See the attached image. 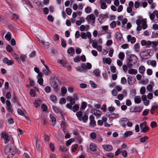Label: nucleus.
I'll return each mask as SVG.
<instances>
[{
	"instance_id": "51",
	"label": "nucleus",
	"mask_w": 158,
	"mask_h": 158,
	"mask_svg": "<svg viewBox=\"0 0 158 158\" xmlns=\"http://www.w3.org/2000/svg\"><path fill=\"white\" fill-rule=\"evenodd\" d=\"M66 12L69 15H70L72 13V10L69 8H67L66 10Z\"/></svg>"
},
{
	"instance_id": "43",
	"label": "nucleus",
	"mask_w": 158,
	"mask_h": 158,
	"mask_svg": "<svg viewBox=\"0 0 158 158\" xmlns=\"http://www.w3.org/2000/svg\"><path fill=\"white\" fill-rule=\"evenodd\" d=\"M92 10L91 7L89 6H88L85 9V11L87 13H89Z\"/></svg>"
},
{
	"instance_id": "38",
	"label": "nucleus",
	"mask_w": 158,
	"mask_h": 158,
	"mask_svg": "<svg viewBox=\"0 0 158 158\" xmlns=\"http://www.w3.org/2000/svg\"><path fill=\"white\" fill-rule=\"evenodd\" d=\"M99 17H100L99 18H101V20H103L105 18H108L109 17V16L107 14H100L99 15Z\"/></svg>"
},
{
	"instance_id": "34",
	"label": "nucleus",
	"mask_w": 158,
	"mask_h": 158,
	"mask_svg": "<svg viewBox=\"0 0 158 158\" xmlns=\"http://www.w3.org/2000/svg\"><path fill=\"white\" fill-rule=\"evenodd\" d=\"M50 118L52 124L54 125L56 123V118L54 116H50Z\"/></svg>"
},
{
	"instance_id": "25",
	"label": "nucleus",
	"mask_w": 158,
	"mask_h": 158,
	"mask_svg": "<svg viewBox=\"0 0 158 158\" xmlns=\"http://www.w3.org/2000/svg\"><path fill=\"white\" fill-rule=\"evenodd\" d=\"M115 37L118 40H121V39L122 37V35L121 33L117 32L116 34Z\"/></svg>"
},
{
	"instance_id": "49",
	"label": "nucleus",
	"mask_w": 158,
	"mask_h": 158,
	"mask_svg": "<svg viewBox=\"0 0 158 158\" xmlns=\"http://www.w3.org/2000/svg\"><path fill=\"white\" fill-rule=\"evenodd\" d=\"M81 38L83 39H85L87 38L86 34L85 33L82 32L81 33Z\"/></svg>"
},
{
	"instance_id": "39",
	"label": "nucleus",
	"mask_w": 158,
	"mask_h": 158,
	"mask_svg": "<svg viewBox=\"0 0 158 158\" xmlns=\"http://www.w3.org/2000/svg\"><path fill=\"white\" fill-rule=\"evenodd\" d=\"M38 80L37 81L38 83L40 85H43V79L42 78H39L37 77Z\"/></svg>"
},
{
	"instance_id": "4",
	"label": "nucleus",
	"mask_w": 158,
	"mask_h": 158,
	"mask_svg": "<svg viewBox=\"0 0 158 158\" xmlns=\"http://www.w3.org/2000/svg\"><path fill=\"white\" fill-rule=\"evenodd\" d=\"M95 15L94 14H91L88 15L85 19L88 23H90L91 21L92 23L94 24L95 23Z\"/></svg>"
},
{
	"instance_id": "41",
	"label": "nucleus",
	"mask_w": 158,
	"mask_h": 158,
	"mask_svg": "<svg viewBox=\"0 0 158 158\" xmlns=\"http://www.w3.org/2000/svg\"><path fill=\"white\" fill-rule=\"evenodd\" d=\"M61 92L62 94H65L67 92L66 88L64 86L62 87L61 89Z\"/></svg>"
},
{
	"instance_id": "54",
	"label": "nucleus",
	"mask_w": 158,
	"mask_h": 158,
	"mask_svg": "<svg viewBox=\"0 0 158 158\" xmlns=\"http://www.w3.org/2000/svg\"><path fill=\"white\" fill-rule=\"evenodd\" d=\"M150 125L152 128H154L157 125L156 122L155 121L152 122L151 123Z\"/></svg>"
},
{
	"instance_id": "9",
	"label": "nucleus",
	"mask_w": 158,
	"mask_h": 158,
	"mask_svg": "<svg viewBox=\"0 0 158 158\" xmlns=\"http://www.w3.org/2000/svg\"><path fill=\"white\" fill-rule=\"evenodd\" d=\"M102 147L107 152L110 151L113 149L112 146L109 145L104 144L102 145Z\"/></svg>"
},
{
	"instance_id": "44",
	"label": "nucleus",
	"mask_w": 158,
	"mask_h": 158,
	"mask_svg": "<svg viewBox=\"0 0 158 158\" xmlns=\"http://www.w3.org/2000/svg\"><path fill=\"white\" fill-rule=\"evenodd\" d=\"M45 91L47 93H49L51 91V89L50 86H47L44 88Z\"/></svg>"
},
{
	"instance_id": "40",
	"label": "nucleus",
	"mask_w": 158,
	"mask_h": 158,
	"mask_svg": "<svg viewBox=\"0 0 158 158\" xmlns=\"http://www.w3.org/2000/svg\"><path fill=\"white\" fill-rule=\"evenodd\" d=\"M70 99V101L72 105H73L75 103V100L74 98H71L70 97H68L67 99Z\"/></svg>"
},
{
	"instance_id": "30",
	"label": "nucleus",
	"mask_w": 158,
	"mask_h": 158,
	"mask_svg": "<svg viewBox=\"0 0 158 158\" xmlns=\"http://www.w3.org/2000/svg\"><path fill=\"white\" fill-rule=\"evenodd\" d=\"M103 61L106 64H110L111 62V60L110 58H107L105 59H103Z\"/></svg>"
},
{
	"instance_id": "35",
	"label": "nucleus",
	"mask_w": 158,
	"mask_h": 158,
	"mask_svg": "<svg viewBox=\"0 0 158 158\" xmlns=\"http://www.w3.org/2000/svg\"><path fill=\"white\" fill-rule=\"evenodd\" d=\"M132 134V132L131 131H127L124 134V136L125 137H127L128 136L131 135Z\"/></svg>"
},
{
	"instance_id": "62",
	"label": "nucleus",
	"mask_w": 158,
	"mask_h": 158,
	"mask_svg": "<svg viewBox=\"0 0 158 158\" xmlns=\"http://www.w3.org/2000/svg\"><path fill=\"white\" fill-rule=\"evenodd\" d=\"M74 61L75 62H80V57L79 56H77L74 58Z\"/></svg>"
},
{
	"instance_id": "17",
	"label": "nucleus",
	"mask_w": 158,
	"mask_h": 158,
	"mask_svg": "<svg viewBox=\"0 0 158 158\" xmlns=\"http://www.w3.org/2000/svg\"><path fill=\"white\" fill-rule=\"evenodd\" d=\"M134 101L135 103L139 104L141 102L140 97L139 96H135L134 98Z\"/></svg>"
},
{
	"instance_id": "31",
	"label": "nucleus",
	"mask_w": 158,
	"mask_h": 158,
	"mask_svg": "<svg viewBox=\"0 0 158 158\" xmlns=\"http://www.w3.org/2000/svg\"><path fill=\"white\" fill-rule=\"evenodd\" d=\"M148 139V137L147 136H144L140 139V141L141 143H144L146 142Z\"/></svg>"
},
{
	"instance_id": "36",
	"label": "nucleus",
	"mask_w": 158,
	"mask_h": 158,
	"mask_svg": "<svg viewBox=\"0 0 158 158\" xmlns=\"http://www.w3.org/2000/svg\"><path fill=\"white\" fill-rule=\"evenodd\" d=\"M111 118H116L119 117V115L118 114H115L113 113H111Z\"/></svg>"
},
{
	"instance_id": "37",
	"label": "nucleus",
	"mask_w": 158,
	"mask_h": 158,
	"mask_svg": "<svg viewBox=\"0 0 158 158\" xmlns=\"http://www.w3.org/2000/svg\"><path fill=\"white\" fill-rule=\"evenodd\" d=\"M6 49L7 51L10 53L12 52L13 51V48L10 45H8L6 47Z\"/></svg>"
},
{
	"instance_id": "20",
	"label": "nucleus",
	"mask_w": 158,
	"mask_h": 158,
	"mask_svg": "<svg viewBox=\"0 0 158 158\" xmlns=\"http://www.w3.org/2000/svg\"><path fill=\"white\" fill-rule=\"evenodd\" d=\"M79 105L76 104L72 107V109L74 112H75L79 110Z\"/></svg>"
},
{
	"instance_id": "21",
	"label": "nucleus",
	"mask_w": 158,
	"mask_h": 158,
	"mask_svg": "<svg viewBox=\"0 0 158 158\" xmlns=\"http://www.w3.org/2000/svg\"><path fill=\"white\" fill-rule=\"evenodd\" d=\"M12 152V149L8 146H6L4 148V152L6 153H11Z\"/></svg>"
},
{
	"instance_id": "61",
	"label": "nucleus",
	"mask_w": 158,
	"mask_h": 158,
	"mask_svg": "<svg viewBox=\"0 0 158 158\" xmlns=\"http://www.w3.org/2000/svg\"><path fill=\"white\" fill-rule=\"evenodd\" d=\"M114 52V50L112 48H110V50L109 52V56L111 57H112L113 55V53Z\"/></svg>"
},
{
	"instance_id": "1",
	"label": "nucleus",
	"mask_w": 158,
	"mask_h": 158,
	"mask_svg": "<svg viewBox=\"0 0 158 158\" xmlns=\"http://www.w3.org/2000/svg\"><path fill=\"white\" fill-rule=\"evenodd\" d=\"M128 56L127 59V63L128 67L130 68L137 62V58L136 56L133 54L129 55Z\"/></svg>"
},
{
	"instance_id": "19",
	"label": "nucleus",
	"mask_w": 158,
	"mask_h": 158,
	"mask_svg": "<svg viewBox=\"0 0 158 158\" xmlns=\"http://www.w3.org/2000/svg\"><path fill=\"white\" fill-rule=\"evenodd\" d=\"M93 73L97 77H98L100 76V71L98 69H97L94 70L93 71Z\"/></svg>"
},
{
	"instance_id": "48",
	"label": "nucleus",
	"mask_w": 158,
	"mask_h": 158,
	"mask_svg": "<svg viewBox=\"0 0 158 158\" xmlns=\"http://www.w3.org/2000/svg\"><path fill=\"white\" fill-rule=\"evenodd\" d=\"M49 147L52 152H54L55 151V147L54 144L52 143H50Z\"/></svg>"
},
{
	"instance_id": "24",
	"label": "nucleus",
	"mask_w": 158,
	"mask_h": 158,
	"mask_svg": "<svg viewBox=\"0 0 158 158\" xmlns=\"http://www.w3.org/2000/svg\"><path fill=\"white\" fill-rule=\"evenodd\" d=\"M118 58L121 60H123L125 58V54L123 52H121L118 54Z\"/></svg>"
},
{
	"instance_id": "47",
	"label": "nucleus",
	"mask_w": 158,
	"mask_h": 158,
	"mask_svg": "<svg viewBox=\"0 0 158 158\" xmlns=\"http://www.w3.org/2000/svg\"><path fill=\"white\" fill-rule=\"evenodd\" d=\"M101 3V8L103 9H105L107 7V5L104 2H100Z\"/></svg>"
},
{
	"instance_id": "7",
	"label": "nucleus",
	"mask_w": 158,
	"mask_h": 158,
	"mask_svg": "<svg viewBox=\"0 0 158 158\" xmlns=\"http://www.w3.org/2000/svg\"><path fill=\"white\" fill-rule=\"evenodd\" d=\"M89 119L90 120L89 125L92 127H94L96 125V123L94 120V116L92 115H90L89 117Z\"/></svg>"
},
{
	"instance_id": "45",
	"label": "nucleus",
	"mask_w": 158,
	"mask_h": 158,
	"mask_svg": "<svg viewBox=\"0 0 158 158\" xmlns=\"http://www.w3.org/2000/svg\"><path fill=\"white\" fill-rule=\"evenodd\" d=\"M158 45V42H151V45L152 48H154L156 47Z\"/></svg>"
},
{
	"instance_id": "5",
	"label": "nucleus",
	"mask_w": 158,
	"mask_h": 158,
	"mask_svg": "<svg viewBox=\"0 0 158 158\" xmlns=\"http://www.w3.org/2000/svg\"><path fill=\"white\" fill-rule=\"evenodd\" d=\"M91 112L92 113L96 116L97 118L100 117L102 114V112L101 111L96 109H92Z\"/></svg>"
},
{
	"instance_id": "42",
	"label": "nucleus",
	"mask_w": 158,
	"mask_h": 158,
	"mask_svg": "<svg viewBox=\"0 0 158 158\" xmlns=\"http://www.w3.org/2000/svg\"><path fill=\"white\" fill-rule=\"evenodd\" d=\"M121 84L123 85L126 84L127 82V81L125 77H122L121 79Z\"/></svg>"
},
{
	"instance_id": "12",
	"label": "nucleus",
	"mask_w": 158,
	"mask_h": 158,
	"mask_svg": "<svg viewBox=\"0 0 158 158\" xmlns=\"http://www.w3.org/2000/svg\"><path fill=\"white\" fill-rule=\"evenodd\" d=\"M142 28L143 29H145L147 27V20L146 19H142Z\"/></svg>"
},
{
	"instance_id": "29",
	"label": "nucleus",
	"mask_w": 158,
	"mask_h": 158,
	"mask_svg": "<svg viewBox=\"0 0 158 158\" xmlns=\"http://www.w3.org/2000/svg\"><path fill=\"white\" fill-rule=\"evenodd\" d=\"M50 98L51 100L54 102H56L57 101V99L56 97L53 95H50Z\"/></svg>"
},
{
	"instance_id": "27",
	"label": "nucleus",
	"mask_w": 158,
	"mask_h": 158,
	"mask_svg": "<svg viewBox=\"0 0 158 158\" xmlns=\"http://www.w3.org/2000/svg\"><path fill=\"white\" fill-rule=\"evenodd\" d=\"M5 38L8 40L9 41L11 38V34L9 32H8L5 36Z\"/></svg>"
},
{
	"instance_id": "60",
	"label": "nucleus",
	"mask_w": 158,
	"mask_h": 158,
	"mask_svg": "<svg viewBox=\"0 0 158 158\" xmlns=\"http://www.w3.org/2000/svg\"><path fill=\"white\" fill-rule=\"evenodd\" d=\"M111 71L113 73H115L116 72V68L114 66H111L110 67Z\"/></svg>"
},
{
	"instance_id": "14",
	"label": "nucleus",
	"mask_w": 158,
	"mask_h": 158,
	"mask_svg": "<svg viewBox=\"0 0 158 158\" xmlns=\"http://www.w3.org/2000/svg\"><path fill=\"white\" fill-rule=\"evenodd\" d=\"M67 52L71 56H73L75 53V50L73 47H71L70 48L67 50Z\"/></svg>"
},
{
	"instance_id": "28",
	"label": "nucleus",
	"mask_w": 158,
	"mask_h": 158,
	"mask_svg": "<svg viewBox=\"0 0 158 158\" xmlns=\"http://www.w3.org/2000/svg\"><path fill=\"white\" fill-rule=\"evenodd\" d=\"M88 119V117L87 115H85L84 116L82 117L81 121H82L84 123H85L87 121Z\"/></svg>"
},
{
	"instance_id": "13",
	"label": "nucleus",
	"mask_w": 158,
	"mask_h": 158,
	"mask_svg": "<svg viewBox=\"0 0 158 158\" xmlns=\"http://www.w3.org/2000/svg\"><path fill=\"white\" fill-rule=\"evenodd\" d=\"M52 87L56 91L58 90V86L56 82L54 81H52L51 82Z\"/></svg>"
},
{
	"instance_id": "64",
	"label": "nucleus",
	"mask_w": 158,
	"mask_h": 158,
	"mask_svg": "<svg viewBox=\"0 0 158 158\" xmlns=\"http://www.w3.org/2000/svg\"><path fill=\"white\" fill-rule=\"evenodd\" d=\"M95 40L94 41L93 43L92 44V47L94 48H96V47L98 46V42L95 41Z\"/></svg>"
},
{
	"instance_id": "63",
	"label": "nucleus",
	"mask_w": 158,
	"mask_h": 158,
	"mask_svg": "<svg viewBox=\"0 0 158 158\" xmlns=\"http://www.w3.org/2000/svg\"><path fill=\"white\" fill-rule=\"evenodd\" d=\"M90 84L92 87L94 88H95L97 87L96 84L93 81H90Z\"/></svg>"
},
{
	"instance_id": "33",
	"label": "nucleus",
	"mask_w": 158,
	"mask_h": 158,
	"mask_svg": "<svg viewBox=\"0 0 158 158\" xmlns=\"http://www.w3.org/2000/svg\"><path fill=\"white\" fill-rule=\"evenodd\" d=\"M36 148L38 151H40L41 148L40 145V141L36 142Z\"/></svg>"
},
{
	"instance_id": "18",
	"label": "nucleus",
	"mask_w": 158,
	"mask_h": 158,
	"mask_svg": "<svg viewBox=\"0 0 158 158\" xmlns=\"http://www.w3.org/2000/svg\"><path fill=\"white\" fill-rule=\"evenodd\" d=\"M76 115L78 120L81 121V119L83 115L82 112L81 111H78L76 113Z\"/></svg>"
},
{
	"instance_id": "55",
	"label": "nucleus",
	"mask_w": 158,
	"mask_h": 158,
	"mask_svg": "<svg viewBox=\"0 0 158 158\" xmlns=\"http://www.w3.org/2000/svg\"><path fill=\"white\" fill-rule=\"evenodd\" d=\"M91 138L93 139H94L96 137V134L94 132H92L90 134Z\"/></svg>"
},
{
	"instance_id": "10",
	"label": "nucleus",
	"mask_w": 158,
	"mask_h": 158,
	"mask_svg": "<svg viewBox=\"0 0 158 158\" xmlns=\"http://www.w3.org/2000/svg\"><path fill=\"white\" fill-rule=\"evenodd\" d=\"M52 108L53 110L56 113H60L61 115L62 118H64L62 114V111L59 108L56 106H53Z\"/></svg>"
},
{
	"instance_id": "50",
	"label": "nucleus",
	"mask_w": 158,
	"mask_h": 158,
	"mask_svg": "<svg viewBox=\"0 0 158 158\" xmlns=\"http://www.w3.org/2000/svg\"><path fill=\"white\" fill-rule=\"evenodd\" d=\"M41 109L43 111H45L47 110V107L46 105L43 104L41 106Z\"/></svg>"
},
{
	"instance_id": "16",
	"label": "nucleus",
	"mask_w": 158,
	"mask_h": 158,
	"mask_svg": "<svg viewBox=\"0 0 158 158\" xmlns=\"http://www.w3.org/2000/svg\"><path fill=\"white\" fill-rule=\"evenodd\" d=\"M90 149L92 151H95L97 150V147L94 144L91 143L89 145Z\"/></svg>"
},
{
	"instance_id": "52",
	"label": "nucleus",
	"mask_w": 158,
	"mask_h": 158,
	"mask_svg": "<svg viewBox=\"0 0 158 158\" xmlns=\"http://www.w3.org/2000/svg\"><path fill=\"white\" fill-rule=\"evenodd\" d=\"M87 106V103L85 102H82L81 108L82 109H84Z\"/></svg>"
},
{
	"instance_id": "59",
	"label": "nucleus",
	"mask_w": 158,
	"mask_h": 158,
	"mask_svg": "<svg viewBox=\"0 0 158 158\" xmlns=\"http://www.w3.org/2000/svg\"><path fill=\"white\" fill-rule=\"evenodd\" d=\"M149 112V110L148 109H145L143 112V116H146L147 115Z\"/></svg>"
},
{
	"instance_id": "23",
	"label": "nucleus",
	"mask_w": 158,
	"mask_h": 158,
	"mask_svg": "<svg viewBox=\"0 0 158 158\" xmlns=\"http://www.w3.org/2000/svg\"><path fill=\"white\" fill-rule=\"evenodd\" d=\"M143 109L142 107L137 106L135 107L134 108V111L135 112H140Z\"/></svg>"
},
{
	"instance_id": "53",
	"label": "nucleus",
	"mask_w": 158,
	"mask_h": 158,
	"mask_svg": "<svg viewBox=\"0 0 158 158\" xmlns=\"http://www.w3.org/2000/svg\"><path fill=\"white\" fill-rule=\"evenodd\" d=\"M145 91L146 89L145 87H142L140 89V93L141 94H143L145 93Z\"/></svg>"
},
{
	"instance_id": "46",
	"label": "nucleus",
	"mask_w": 158,
	"mask_h": 158,
	"mask_svg": "<svg viewBox=\"0 0 158 158\" xmlns=\"http://www.w3.org/2000/svg\"><path fill=\"white\" fill-rule=\"evenodd\" d=\"M110 27L112 28H114L116 26V23L115 21H113L110 24Z\"/></svg>"
},
{
	"instance_id": "22",
	"label": "nucleus",
	"mask_w": 158,
	"mask_h": 158,
	"mask_svg": "<svg viewBox=\"0 0 158 158\" xmlns=\"http://www.w3.org/2000/svg\"><path fill=\"white\" fill-rule=\"evenodd\" d=\"M41 101L40 100H36L34 102V105L35 107H37L40 106Z\"/></svg>"
},
{
	"instance_id": "2",
	"label": "nucleus",
	"mask_w": 158,
	"mask_h": 158,
	"mask_svg": "<svg viewBox=\"0 0 158 158\" xmlns=\"http://www.w3.org/2000/svg\"><path fill=\"white\" fill-rule=\"evenodd\" d=\"M1 136L4 139L5 143L8 142L12 143L14 142L12 136L11 135H9L6 132H3Z\"/></svg>"
},
{
	"instance_id": "57",
	"label": "nucleus",
	"mask_w": 158,
	"mask_h": 158,
	"mask_svg": "<svg viewBox=\"0 0 158 158\" xmlns=\"http://www.w3.org/2000/svg\"><path fill=\"white\" fill-rule=\"evenodd\" d=\"M61 45L63 47L65 48L66 47V42L64 39L61 40Z\"/></svg>"
},
{
	"instance_id": "26",
	"label": "nucleus",
	"mask_w": 158,
	"mask_h": 158,
	"mask_svg": "<svg viewBox=\"0 0 158 158\" xmlns=\"http://www.w3.org/2000/svg\"><path fill=\"white\" fill-rule=\"evenodd\" d=\"M145 70V67L144 66H142L139 68V71L140 73L143 74L144 73Z\"/></svg>"
},
{
	"instance_id": "6",
	"label": "nucleus",
	"mask_w": 158,
	"mask_h": 158,
	"mask_svg": "<svg viewBox=\"0 0 158 158\" xmlns=\"http://www.w3.org/2000/svg\"><path fill=\"white\" fill-rule=\"evenodd\" d=\"M127 120V119L126 118H122L119 119V123L123 127L125 128Z\"/></svg>"
},
{
	"instance_id": "15",
	"label": "nucleus",
	"mask_w": 158,
	"mask_h": 158,
	"mask_svg": "<svg viewBox=\"0 0 158 158\" xmlns=\"http://www.w3.org/2000/svg\"><path fill=\"white\" fill-rule=\"evenodd\" d=\"M128 73L131 74H136L137 73V71L135 69H130L128 70Z\"/></svg>"
},
{
	"instance_id": "11",
	"label": "nucleus",
	"mask_w": 158,
	"mask_h": 158,
	"mask_svg": "<svg viewBox=\"0 0 158 158\" xmlns=\"http://www.w3.org/2000/svg\"><path fill=\"white\" fill-rule=\"evenodd\" d=\"M127 39L128 41H130L131 43L133 44L136 41V39L135 37H131L130 35H129L127 36Z\"/></svg>"
},
{
	"instance_id": "58",
	"label": "nucleus",
	"mask_w": 158,
	"mask_h": 158,
	"mask_svg": "<svg viewBox=\"0 0 158 158\" xmlns=\"http://www.w3.org/2000/svg\"><path fill=\"white\" fill-rule=\"evenodd\" d=\"M49 12V10L47 7H44L43 10V12L45 15H47Z\"/></svg>"
},
{
	"instance_id": "32",
	"label": "nucleus",
	"mask_w": 158,
	"mask_h": 158,
	"mask_svg": "<svg viewBox=\"0 0 158 158\" xmlns=\"http://www.w3.org/2000/svg\"><path fill=\"white\" fill-rule=\"evenodd\" d=\"M74 141L73 139H71L67 141L66 143V145L67 146H69L70 144Z\"/></svg>"
},
{
	"instance_id": "8",
	"label": "nucleus",
	"mask_w": 158,
	"mask_h": 158,
	"mask_svg": "<svg viewBox=\"0 0 158 158\" xmlns=\"http://www.w3.org/2000/svg\"><path fill=\"white\" fill-rule=\"evenodd\" d=\"M127 80L128 84L130 85L134 84L136 81L135 79L130 76L128 77Z\"/></svg>"
},
{
	"instance_id": "3",
	"label": "nucleus",
	"mask_w": 158,
	"mask_h": 158,
	"mask_svg": "<svg viewBox=\"0 0 158 158\" xmlns=\"http://www.w3.org/2000/svg\"><path fill=\"white\" fill-rule=\"evenodd\" d=\"M140 127L142 132L146 133L149 130V128L147 125L146 122H144L140 124Z\"/></svg>"
},
{
	"instance_id": "56",
	"label": "nucleus",
	"mask_w": 158,
	"mask_h": 158,
	"mask_svg": "<svg viewBox=\"0 0 158 158\" xmlns=\"http://www.w3.org/2000/svg\"><path fill=\"white\" fill-rule=\"evenodd\" d=\"M155 15H154V14H152V13H151L149 15V17L150 19L152 21H153V22H154V20L155 18Z\"/></svg>"
}]
</instances>
